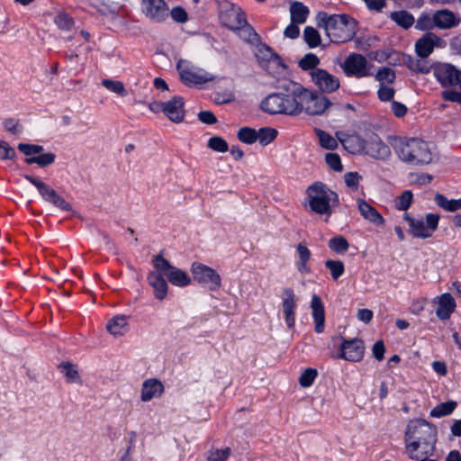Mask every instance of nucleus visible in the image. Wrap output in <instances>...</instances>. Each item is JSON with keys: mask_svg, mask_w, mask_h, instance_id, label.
<instances>
[{"mask_svg": "<svg viewBox=\"0 0 461 461\" xmlns=\"http://www.w3.org/2000/svg\"><path fill=\"white\" fill-rule=\"evenodd\" d=\"M343 72L348 77L363 78L372 77L373 65L368 62L366 57L358 53L349 54L341 65Z\"/></svg>", "mask_w": 461, "mask_h": 461, "instance_id": "nucleus-9", "label": "nucleus"}, {"mask_svg": "<svg viewBox=\"0 0 461 461\" xmlns=\"http://www.w3.org/2000/svg\"><path fill=\"white\" fill-rule=\"evenodd\" d=\"M375 77L380 83V86H383L392 84L396 77L392 68L384 67L377 71Z\"/></svg>", "mask_w": 461, "mask_h": 461, "instance_id": "nucleus-44", "label": "nucleus"}, {"mask_svg": "<svg viewBox=\"0 0 461 461\" xmlns=\"http://www.w3.org/2000/svg\"><path fill=\"white\" fill-rule=\"evenodd\" d=\"M412 197L413 195L411 191H404L394 201L396 209L400 211H406L411 204Z\"/></svg>", "mask_w": 461, "mask_h": 461, "instance_id": "nucleus-48", "label": "nucleus"}, {"mask_svg": "<svg viewBox=\"0 0 461 461\" xmlns=\"http://www.w3.org/2000/svg\"><path fill=\"white\" fill-rule=\"evenodd\" d=\"M320 64L319 58L313 53H308L303 57L299 66L303 70L318 69L316 67Z\"/></svg>", "mask_w": 461, "mask_h": 461, "instance_id": "nucleus-47", "label": "nucleus"}, {"mask_svg": "<svg viewBox=\"0 0 461 461\" xmlns=\"http://www.w3.org/2000/svg\"><path fill=\"white\" fill-rule=\"evenodd\" d=\"M55 23L59 29L68 31L73 26L74 22L68 14L59 13L55 17Z\"/></svg>", "mask_w": 461, "mask_h": 461, "instance_id": "nucleus-55", "label": "nucleus"}, {"mask_svg": "<svg viewBox=\"0 0 461 461\" xmlns=\"http://www.w3.org/2000/svg\"><path fill=\"white\" fill-rule=\"evenodd\" d=\"M310 14L309 8L301 2H293L290 6L291 22L303 24Z\"/></svg>", "mask_w": 461, "mask_h": 461, "instance_id": "nucleus-30", "label": "nucleus"}, {"mask_svg": "<svg viewBox=\"0 0 461 461\" xmlns=\"http://www.w3.org/2000/svg\"><path fill=\"white\" fill-rule=\"evenodd\" d=\"M152 263L155 269L163 273L173 285L184 287L191 284L192 279L188 274L172 266L161 253L153 258Z\"/></svg>", "mask_w": 461, "mask_h": 461, "instance_id": "nucleus-7", "label": "nucleus"}, {"mask_svg": "<svg viewBox=\"0 0 461 461\" xmlns=\"http://www.w3.org/2000/svg\"><path fill=\"white\" fill-rule=\"evenodd\" d=\"M390 18L403 29H409L415 22L411 14L407 11H396L390 14Z\"/></svg>", "mask_w": 461, "mask_h": 461, "instance_id": "nucleus-34", "label": "nucleus"}, {"mask_svg": "<svg viewBox=\"0 0 461 461\" xmlns=\"http://www.w3.org/2000/svg\"><path fill=\"white\" fill-rule=\"evenodd\" d=\"M59 368L68 383L80 382V376L76 366L69 363H63L59 366Z\"/></svg>", "mask_w": 461, "mask_h": 461, "instance_id": "nucleus-42", "label": "nucleus"}, {"mask_svg": "<svg viewBox=\"0 0 461 461\" xmlns=\"http://www.w3.org/2000/svg\"><path fill=\"white\" fill-rule=\"evenodd\" d=\"M230 455V448L212 449L209 452L207 461H226Z\"/></svg>", "mask_w": 461, "mask_h": 461, "instance_id": "nucleus-52", "label": "nucleus"}, {"mask_svg": "<svg viewBox=\"0 0 461 461\" xmlns=\"http://www.w3.org/2000/svg\"><path fill=\"white\" fill-rule=\"evenodd\" d=\"M208 147L217 152H226L229 149L228 143L221 137L214 136L208 140Z\"/></svg>", "mask_w": 461, "mask_h": 461, "instance_id": "nucleus-50", "label": "nucleus"}, {"mask_svg": "<svg viewBox=\"0 0 461 461\" xmlns=\"http://www.w3.org/2000/svg\"><path fill=\"white\" fill-rule=\"evenodd\" d=\"M361 179L362 176L357 172H348L344 176L346 185L354 191L358 189L359 181Z\"/></svg>", "mask_w": 461, "mask_h": 461, "instance_id": "nucleus-54", "label": "nucleus"}, {"mask_svg": "<svg viewBox=\"0 0 461 461\" xmlns=\"http://www.w3.org/2000/svg\"><path fill=\"white\" fill-rule=\"evenodd\" d=\"M456 407V402L454 401H448L442 402L435 406L429 415L433 418H441L451 414Z\"/></svg>", "mask_w": 461, "mask_h": 461, "instance_id": "nucleus-37", "label": "nucleus"}, {"mask_svg": "<svg viewBox=\"0 0 461 461\" xmlns=\"http://www.w3.org/2000/svg\"><path fill=\"white\" fill-rule=\"evenodd\" d=\"M40 194L45 201L50 203L59 210L64 212L71 211L72 207L70 203H68L63 197H61L49 185L46 184L44 187L40 191Z\"/></svg>", "mask_w": 461, "mask_h": 461, "instance_id": "nucleus-26", "label": "nucleus"}, {"mask_svg": "<svg viewBox=\"0 0 461 461\" xmlns=\"http://www.w3.org/2000/svg\"><path fill=\"white\" fill-rule=\"evenodd\" d=\"M281 87L285 92L268 95L261 102V109L269 114L282 113L290 116L301 114L304 87L294 81H287Z\"/></svg>", "mask_w": 461, "mask_h": 461, "instance_id": "nucleus-2", "label": "nucleus"}, {"mask_svg": "<svg viewBox=\"0 0 461 461\" xmlns=\"http://www.w3.org/2000/svg\"><path fill=\"white\" fill-rule=\"evenodd\" d=\"M325 161L332 170L337 172H341L343 170L340 157L337 153H327L325 156Z\"/></svg>", "mask_w": 461, "mask_h": 461, "instance_id": "nucleus-53", "label": "nucleus"}, {"mask_svg": "<svg viewBox=\"0 0 461 461\" xmlns=\"http://www.w3.org/2000/svg\"><path fill=\"white\" fill-rule=\"evenodd\" d=\"M185 102L181 96H174L165 102V115L173 122L179 123L185 118Z\"/></svg>", "mask_w": 461, "mask_h": 461, "instance_id": "nucleus-21", "label": "nucleus"}, {"mask_svg": "<svg viewBox=\"0 0 461 461\" xmlns=\"http://www.w3.org/2000/svg\"><path fill=\"white\" fill-rule=\"evenodd\" d=\"M164 386L157 379L146 380L141 388V400L143 402H149L154 397H158L162 394Z\"/></svg>", "mask_w": 461, "mask_h": 461, "instance_id": "nucleus-29", "label": "nucleus"}, {"mask_svg": "<svg viewBox=\"0 0 461 461\" xmlns=\"http://www.w3.org/2000/svg\"><path fill=\"white\" fill-rule=\"evenodd\" d=\"M143 14L151 21L163 22L169 14L168 6L164 0H142Z\"/></svg>", "mask_w": 461, "mask_h": 461, "instance_id": "nucleus-16", "label": "nucleus"}, {"mask_svg": "<svg viewBox=\"0 0 461 461\" xmlns=\"http://www.w3.org/2000/svg\"><path fill=\"white\" fill-rule=\"evenodd\" d=\"M391 145L398 158L411 166H423L432 162L433 155L428 142L419 138H394Z\"/></svg>", "mask_w": 461, "mask_h": 461, "instance_id": "nucleus-3", "label": "nucleus"}, {"mask_svg": "<svg viewBox=\"0 0 461 461\" xmlns=\"http://www.w3.org/2000/svg\"><path fill=\"white\" fill-rule=\"evenodd\" d=\"M409 224L410 233L419 239H428L432 237L438 226L440 216L436 213H428L425 219H415L408 213L403 216Z\"/></svg>", "mask_w": 461, "mask_h": 461, "instance_id": "nucleus-6", "label": "nucleus"}, {"mask_svg": "<svg viewBox=\"0 0 461 461\" xmlns=\"http://www.w3.org/2000/svg\"><path fill=\"white\" fill-rule=\"evenodd\" d=\"M437 429L424 419L411 420L405 429L404 442L407 456L418 460L431 456L435 450Z\"/></svg>", "mask_w": 461, "mask_h": 461, "instance_id": "nucleus-1", "label": "nucleus"}, {"mask_svg": "<svg viewBox=\"0 0 461 461\" xmlns=\"http://www.w3.org/2000/svg\"><path fill=\"white\" fill-rule=\"evenodd\" d=\"M336 137L349 153L354 155L363 154L366 140L362 139L359 135L338 131L336 132Z\"/></svg>", "mask_w": 461, "mask_h": 461, "instance_id": "nucleus-19", "label": "nucleus"}, {"mask_svg": "<svg viewBox=\"0 0 461 461\" xmlns=\"http://www.w3.org/2000/svg\"><path fill=\"white\" fill-rule=\"evenodd\" d=\"M341 353L339 357L348 361L357 362L363 358L365 347L361 339H353L344 340L340 347Z\"/></svg>", "mask_w": 461, "mask_h": 461, "instance_id": "nucleus-18", "label": "nucleus"}, {"mask_svg": "<svg viewBox=\"0 0 461 461\" xmlns=\"http://www.w3.org/2000/svg\"><path fill=\"white\" fill-rule=\"evenodd\" d=\"M3 124L5 129L13 134H18L22 131V126L15 119H6L4 121Z\"/></svg>", "mask_w": 461, "mask_h": 461, "instance_id": "nucleus-59", "label": "nucleus"}, {"mask_svg": "<svg viewBox=\"0 0 461 461\" xmlns=\"http://www.w3.org/2000/svg\"><path fill=\"white\" fill-rule=\"evenodd\" d=\"M372 352L374 357L378 361H381L384 358V354L385 352V347L384 345V342L382 340L376 341L373 346Z\"/></svg>", "mask_w": 461, "mask_h": 461, "instance_id": "nucleus-62", "label": "nucleus"}, {"mask_svg": "<svg viewBox=\"0 0 461 461\" xmlns=\"http://www.w3.org/2000/svg\"><path fill=\"white\" fill-rule=\"evenodd\" d=\"M311 309L312 318L315 322L314 330L317 333H321L323 332L325 327V312L323 303L319 295H312Z\"/></svg>", "mask_w": 461, "mask_h": 461, "instance_id": "nucleus-25", "label": "nucleus"}, {"mask_svg": "<svg viewBox=\"0 0 461 461\" xmlns=\"http://www.w3.org/2000/svg\"><path fill=\"white\" fill-rule=\"evenodd\" d=\"M107 330L113 336H122L128 330V321L124 315H117L107 323Z\"/></svg>", "mask_w": 461, "mask_h": 461, "instance_id": "nucleus-31", "label": "nucleus"}, {"mask_svg": "<svg viewBox=\"0 0 461 461\" xmlns=\"http://www.w3.org/2000/svg\"><path fill=\"white\" fill-rule=\"evenodd\" d=\"M363 154L375 159L386 160L391 157V149L378 135L372 133L366 140Z\"/></svg>", "mask_w": 461, "mask_h": 461, "instance_id": "nucleus-14", "label": "nucleus"}, {"mask_svg": "<svg viewBox=\"0 0 461 461\" xmlns=\"http://www.w3.org/2000/svg\"><path fill=\"white\" fill-rule=\"evenodd\" d=\"M325 267L330 270L333 280H338L344 274L345 271V267L341 260H326Z\"/></svg>", "mask_w": 461, "mask_h": 461, "instance_id": "nucleus-43", "label": "nucleus"}, {"mask_svg": "<svg viewBox=\"0 0 461 461\" xmlns=\"http://www.w3.org/2000/svg\"><path fill=\"white\" fill-rule=\"evenodd\" d=\"M433 74L443 86H460L461 70L451 64L439 63L433 67Z\"/></svg>", "mask_w": 461, "mask_h": 461, "instance_id": "nucleus-12", "label": "nucleus"}, {"mask_svg": "<svg viewBox=\"0 0 461 461\" xmlns=\"http://www.w3.org/2000/svg\"><path fill=\"white\" fill-rule=\"evenodd\" d=\"M299 23H291L285 29L284 34L285 37L290 39H296L299 36L300 30L298 28Z\"/></svg>", "mask_w": 461, "mask_h": 461, "instance_id": "nucleus-63", "label": "nucleus"}, {"mask_svg": "<svg viewBox=\"0 0 461 461\" xmlns=\"http://www.w3.org/2000/svg\"><path fill=\"white\" fill-rule=\"evenodd\" d=\"M303 37L310 48H315L321 44V36L316 29L307 26L303 32Z\"/></svg>", "mask_w": 461, "mask_h": 461, "instance_id": "nucleus-45", "label": "nucleus"}, {"mask_svg": "<svg viewBox=\"0 0 461 461\" xmlns=\"http://www.w3.org/2000/svg\"><path fill=\"white\" fill-rule=\"evenodd\" d=\"M101 83L108 91L114 93L121 97H124L128 94L122 81L104 78Z\"/></svg>", "mask_w": 461, "mask_h": 461, "instance_id": "nucleus-39", "label": "nucleus"}, {"mask_svg": "<svg viewBox=\"0 0 461 461\" xmlns=\"http://www.w3.org/2000/svg\"><path fill=\"white\" fill-rule=\"evenodd\" d=\"M191 272L194 281L207 286L211 291H215L221 285L220 275L206 265L194 262L191 266Z\"/></svg>", "mask_w": 461, "mask_h": 461, "instance_id": "nucleus-10", "label": "nucleus"}, {"mask_svg": "<svg viewBox=\"0 0 461 461\" xmlns=\"http://www.w3.org/2000/svg\"><path fill=\"white\" fill-rule=\"evenodd\" d=\"M236 30L239 32L238 33L240 38L243 41L250 44H255L259 41V36L250 25L247 24V23L245 25H242L240 28H237Z\"/></svg>", "mask_w": 461, "mask_h": 461, "instance_id": "nucleus-40", "label": "nucleus"}, {"mask_svg": "<svg viewBox=\"0 0 461 461\" xmlns=\"http://www.w3.org/2000/svg\"><path fill=\"white\" fill-rule=\"evenodd\" d=\"M445 44L439 36L433 32H427L416 41L415 50L419 57L425 59L432 53L435 47L442 48Z\"/></svg>", "mask_w": 461, "mask_h": 461, "instance_id": "nucleus-17", "label": "nucleus"}, {"mask_svg": "<svg viewBox=\"0 0 461 461\" xmlns=\"http://www.w3.org/2000/svg\"><path fill=\"white\" fill-rule=\"evenodd\" d=\"M416 28L421 31H427L435 28L433 16L430 17L428 14H421L417 20Z\"/></svg>", "mask_w": 461, "mask_h": 461, "instance_id": "nucleus-56", "label": "nucleus"}, {"mask_svg": "<svg viewBox=\"0 0 461 461\" xmlns=\"http://www.w3.org/2000/svg\"><path fill=\"white\" fill-rule=\"evenodd\" d=\"M456 303L450 294H443L439 297L438 306L436 310V315L440 320L449 319L452 312L455 311Z\"/></svg>", "mask_w": 461, "mask_h": 461, "instance_id": "nucleus-28", "label": "nucleus"}, {"mask_svg": "<svg viewBox=\"0 0 461 461\" xmlns=\"http://www.w3.org/2000/svg\"><path fill=\"white\" fill-rule=\"evenodd\" d=\"M320 27L324 28L328 37L334 43L351 41L357 33V22L347 14H329L320 12L317 14Z\"/></svg>", "mask_w": 461, "mask_h": 461, "instance_id": "nucleus-4", "label": "nucleus"}, {"mask_svg": "<svg viewBox=\"0 0 461 461\" xmlns=\"http://www.w3.org/2000/svg\"><path fill=\"white\" fill-rule=\"evenodd\" d=\"M40 194L45 201L50 203L59 210L64 212L71 211L72 207L70 203H68L63 197H61L49 185L46 184L44 187L40 191Z\"/></svg>", "mask_w": 461, "mask_h": 461, "instance_id": "nucleus-27", "label": "nucleus"}, {"mask_svg": "<svg viewBox=\"0 0 461 461\" xmlns=\"http://www.w3.org/2000/svg\"><path fill=\"white\" fill-rule=\"evenodd\" d=\"M15 150L5 140H0V159H13Z\"/></svg>", "mask_w": 461, "mask_h": 461, "instance_id": "nucleus-58", "label": "nucleus"}, {"mask_svg": "<svg viewBox=\"0 0 461 461\" xmlns=\"http://www.w3.org/2000/svg\"><path fill=\"white\" fill-rule=\"evenodd\" d=\"M357 203L358 211L365 220L376 226H383L384 224V219L382 214L366 201L357 199Z\"/></svg>", "mask_w": 461, "mask_h": 461, "instance_id": "nucleus-24", "label": "nucleus"}, {"mask_svg": "<svg viewBox=\"0 0 461 461\" xmlns=\"http://www.w3.org/2000/svg\"><path fill=\"white\" fill-rule=\"evenodd\" d=\"M56 155L51 152L39 153L36 157L26 158L25 162L29 165L37 164L40 167H46L54 163Z\"/></svg>", "mask_w": 461, "mask_h": 461, "instance_id": "nucleus-38", "label": "nucleus"}, {"mask_svg": "<svg viewBox=\"0 0 461 461\" xmlns=\"http://www.w3.org/2000/svg\"><path fill=\"white\" fill-rule=\"evenodd\" d=\"M302 104L303 112L307 114L321 115L331 105V102L322 94L304 87Z\"/></svg>", "mask_w": 461, "mask_h": 461, "instance_id": "nucleus-11", "label": "nucleus"}, {"mask_svg": "<svg viewBox=\"0 0 461 461\" xmlns=\"http://www.w3.org/2000/svg\"><path fill=\"white\" fill-rule=\"evenodd\" d=\"M220 19L224 26L231 30L240 28L246 23L245 15L239 6L230 3H227L221 6Z\"/></svg>", "mask_w": 461, "mask_h": 461, "instance_id": "nucleus-13", "label": "nucleus"}, {"mask_svg": "<svg viewBox=\"0 0 461 461\" xmlns=\"http://www.w3.org/2000/svg\"><path fill=\"white\" fill-rule=\"evenodd\" d=\"M328 246L333 252L342 255L349 249L347 239L341 235L335 236L329 240Z\"/></svg>", "mask_w": 461, "mask_h": 461, "instance_id": "nucleus-36", "label": "nucleus"}, {"mask_svg": "<svg viewBox=\"0 0 461 461\" xmlns=\"http://www.w3.org/2000/svg\"><path fill=\"white\" fill-rule=\"evenodd\" d=\"M170 14L178 23H185L187 20V14L182 7H174Z\"/></svg>", "mask_w": 461, "mask_h": 461, "instance_id": "nucleus-60", "label": "nucleus"}, {"mask_svg": "<svg viewBox=\"0 0 461 461\" xmlns=\"http://www.w3.org/2000/svg\"><path fill=\"white\" fill-rule=\"evenodd\" d=\"M182 82L185 85H201L211 82L214 76L203 68H195L188 60L179 59L176 64Z\"/></svg>", "mask_w": 461, "mask_h": 461, "instance_id": "nucleus-8", "label": "nucleus"}, {"mask_svg": "<svg viewBox=\"0 0 461 461\" xmlns=\"http://www.w3.org/2000/svg\"><path fill=\"white\" fill-rule=\"evenodd\" d=\"M310 75L314 85L323 93H333L339 88V77L325 69H313Z\"/></svg>", "mask_w": 461, "mask_h": 461, "instance_id": "nucleus-15", "label": "nucleus"}, {"mask_svg": "<svg viewBox=\"0 0 461 461\" xmlns=\"http://www.w3.org/2000/svg\"><path fill=\"white\" fill-rule=\"evenodd\" d=\"M239 140L246 144H252L257 141V131L250 127H242L237 133Z\"/></svg>", "mask_w": 461, "mask_h": 461, "instance_id": "nucleus-46", "label": "nucleus"}, {"mask_svg": "<svg viewBox=\"0 0 461 461\" xmlns=\"http://www.w3.org/2000/svg\"><path fill=\"white\" fill-rule=\"evenodd\" d=\"M435 201L437 204L445 209L447 212H450L451 208V200H447L443 194H437L435 195Z\"/></svg>", "mask_w": 461, "mask_h": 461, "instance_id": "nucleus-64", "label": "nucleus"}, {"mask_svg": "<svg viewBox=\"0 0 461 461\" xmlns=\"http://www.w3.org/2000/svg\"><path fill=\"white\" fill-rule=\"evenodd\" d=\"M199 120L205 124H214L217 122V118L210 111H202L198 113Z\"/></svg>", "mask_w": 461, "mask_h": 461, "instance_id": "nucleus-61", "label": "nucleus"}, {"mask_svg": "<svg viewBox=\"0 0 461 461\" xmlns=\"http://www.w3.org/2000/svg\"><path fill=\"white\" fill-rule=\"evenodd\" d=\"M282 298V309L285 322L289 329H293L295 324L296 308V300L294 290L291 288L284 289Z\"/></svg>", "mask_w": 461, "mask_h": 461, "instance_id": "nucleus-20", "label": "nucleus"}, {"mask_svg": "<svg viewBox=\"0 0 461 461\" xmlns=\"http://www.w3.org/2000/svg\"><path fill=\"white\" fill-rule=\"evenodd\" d=\"M277 136V131L274 128L264 127L257 131V140L262 145H267Z\"/></svg>", "mask_w": 461, "mask_h": 461, "instance_id": "nucleus-41", "label": "nucleus"}, {"mask_svg": "<svg viewBox=\"0 0 461 461\" xmlns=\"http://www.w3.org/2000/svg\"><path fill=\"white\" fill-rule=\"evenodd\" d=\"M163 273L158 272L157 269L151 271L148 275V283L153 288L154 295L158 300H163L167 294V283L162 276Z\"/></svg>", "mask_w": 461, "mask_h": 461, "instance_id": "nucleus-23", "label": "nucleus"}, {"mask_svg": "<svg viewBox=\"0 0 461 461\" xmlns=\"http://www.w3.org/2000/svg\"><path fill=\"white\" fill-rule=\"evenodd\" d=\"M433 21L435 27L442 30L456 27L460 23V18L448 9L436 11L433 14Z\"/></svg>", "mask_w": 461, "mask_h": 461, "instance_id": "nucleus-22", "label": "nucleus"}, {"mask_svg": "<svg viewBox=\"0 0 461 461\" xmlns=\"http://www.w3.org/2000/svg\"><path fill=\"white\" fill-rule=\"evenodd\" d=\"M307 201L311 212L330 216L332 208L339 203V195L322 182H315L306 189Z\"/></svg>", "mask_w": 461, "mask_h": 461, "instance_id": "nucleus-5", "label": "nucleus"}, {"mask_svg": "<svg viewBox=\"0 0 461 461\" xmlns=\"http://www.w3.org/2000/svg\"><path fill=\"white\" fill-rule=\"evenodd\" d=\"M17 148L22 153H23L28 158L36 157L35 155L42 152L44 149V148L41 145L26 143H20L18 144Z\"/></svg>", "mask_w": 461, "mask_h": 461, "instance_id": "nucleus-49", "label": "nucleus"}, {"mask_svg": "<svg viewBox=\"0 0 461 461\" xmlns=\"http://www.w3.org/2000/svg\"><path fill=\"white\" fill-rule=\"evenodd\" d=\"M394 94V89L388 85L380 86L377 92L378 98L383 102L391 101L393 98Z\"/></svg>", "mask_w": 461, "mask_h": 461, "instance_id": "nucleus-57", "label": "nucleus"}, {"mask_svg": "<svg viewBox=\"0 0 461 461\" xmlns=\"http://www.w3.org/2000/svg\"><path fill=\"white\" fill-rule=\"evenodd\" d=\"M256 56L260 65L264 68L268 62H273L275 64L280 63V58L275 52H273L269 47L266 45H261L258 47Z\"/></svg>", "mask_w": 461, "mask_h": 461, "instance_id": "nucleus-33", "label": "nucleus"}, {"mask_svg": "<svg viewBox=\"0 0 461 461\" xmlns=\"http://www.w3.org/2000/svg\"><path fill=\"white\" fill-rule=\"evenodd\" d=\"M317 370L313 368H307L303 372L299 378V383L303 387H309L311 386L315 378L317 377Z\"/></svg>", "mask_w": 461, "mask_h": 461, "instance_id": "nucleus-51", "label": "nucleus"}, {"mask_svg": "<svg viewBox=\"0 0 461 461\" xmlns=\"http://www.w3.org/2000/svg\"><path fill=\"white\" fill-rule=\"evenodd\" d=\"M296 250L299 256V260L297 262L298 271L300 273L309 274L311 272V269L307 264L312 255L310 249L306 247L304 243L301 242L297 245Z\"/></svg>", "mask_w": 461, "mask_h": 461, "instance_id": "nucleus-32", "label": "nucleus"}, {"mask_svg": "<svg viewBox=\"0 0 461 461\" xmlns=\"http://www.w3.org/2000/svg\"><path fill=\"white\" fill-rule=\"evenodd\" d=\"M314 132L319 139L320 145L326 149H335L338 148L337 137H332L330 133L321 129H315Z\"/></svg>", "mask_w": 461, "mask_h": 461, "instance_id": "nucleus-35", "label": "nucleus"}]
</instances>
